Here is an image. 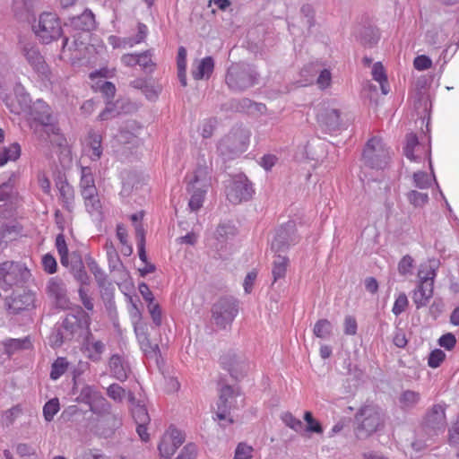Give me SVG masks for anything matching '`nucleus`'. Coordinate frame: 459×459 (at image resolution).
Masks as SVG:
<instances>
[{
	"label": "nucleus",
	"instance_id": "13d9d810",
	"mask_svg": "<svg viewBox=\"0 0 459 459\" xmlns=\"http://www.w3.org/2000/svg\"><path fill=\"white\" fill-rule=\"evenodd\" d=\"M132 416L135 424H149L151 420L147 409L143 405H135L132 409Z\"/></svg>",
	"mask_w": 459,
	"mask_h": 459
},
{
	"label": "nucleus",
	"instance_id": "cd10ccee",
	"mask_svg": "<svg viewBox=\"0 0 459 459\" xmlns=\"http://www.w3.org/2000/svg\"><path fill=\"white\" fill-rule=\"evenodd\" d=\"M212 169L207 165L204 159H199L197 167L194 172L193 179L189 184L195 186H202L203 187H209L211 182Z\"/></svg>",
	"mask_w": 459,
	"mask_h": 459
},
{
	"label": "nucleus",
	"instance_id": "c03bdc74",
	"mask_svg": "<svg viewBox=\"0 0 459 459\" xmlns=\"http://www.w3.org/2000/svg\"><path fill=\"white\" fill-rule=\"evenodd\" d=\"M359 40L366 47H373L379 40L378 30L372 27L364 28L360 33Z\"/></svg>",
	"mask_w": 459,
	"mask_h": 459
},
{
	"label": "nucleus",
	"instance_id": "39448f33",
	"mask_svg": "<svg viewBox=\"0 0 459 459\" xmlns=\"http://www.w3.org/2000/svg\"><path fill=\"white\" fill-rule=\"evenodd\" d=\"M14 92L18 105L21 108L20 109L17 108L13 100H11V98L7 96L3 97V100L11 113L20 115L21 112H25L28 109L30 115H50V108L44 100L39 99L30 104L31 100L30 95L25 91L24 87L21 83L15 86ZM0 97L2 98V93H0Z\"/></svg>",
	"mask_w": 459,
	"mask_h": 459
},
{
	"label": "nucleus",
	"instance_id": "ddd939ff",
	"mask_svg": "<svg viewBox=\"0 0 459 459\" xmlns=\"http://www.w3.org/2000/svg\"><path fill=\"white\" fill-rule=\"evenodd\" d=\"M220 365L235 380L242 379L249 370V362L246 357L231 350L221 356Z\"/></svg>",
	"mask_w": 459,
	"mask_h": 459
},
{
	"label": "nucleus",
	"instance_id": "338daca9",
	"mask_svg": "<svg viewBox=\"0 0 459 459\" xmlns=\"http://www.w3.org/2000/svg\"><path fill=\"white\" fill-rule=\"evenodd\" d=\"M253 448L244 443H239L235 450L233 459H251Z\"/></svg>",
	"mask_w": 459,
	"mask_h": 459
},
{
	"label": "nucleus",
	"instance_id": "9b49d317",
	"mask_svg": "<svg viewBox=\"0 0 459 459\" xmlns=\"http://www.w3.org/2000/svg\"><path fill=\"white\" fill-rule=\"evenodd\" d=\"M254 193L253 184L244 174L234 177L226 187L227 199L233 204L248 201Z\"/></svg>",
	"mask_w": 459,
	"mask_h": 459
},
{
	"label": "nucleus",
	"instance_id": "37998d69",
	"mask_svg": "<svg viewBox=\"0 0 459 459\" xmlns=\"http://www.w3.org/2000/svg\"><path fill=\"white\" fill-rule=\"evenodd\" d=\"M237 233L235 225L230 221L220 223L215 231V238L219 241H226Z\"/></svg>",
	"mask_w": 459,
	"mask_h": 459
},
{
	"label": "nucleus",
	"instance_id": "4468645a",
	"mask_svg": "<svg viewBox=\"0 0 459 459\" xmlns=\"http://www.w3.org/2000/svg\"><path fill=\"white\" fill-rule=\"evenodd\" d=\"M56 117H33L32 121L30 122V126L34 128L35 132L43 137L45 134L47 138L51 139V136H56L55 141L58 145H62L65 139L60 135V128L57 126ZM53 142V140H50Z\"/></svg>",
	"mask_w": 459,
	"mask_h": 459
},
{
	"label": "nucleus",
	"instance_id": "f3484780",
	"mask_svg": "<svg viewBox=\"0 0 459 459\" xmlns=\"http://www.w3.org/2000/svg\"><path fill=\"white\" fill-rule=\"evenodd\" d=\"M47 293L58 308L65 309L69 306V298L65 281L58 277H52L48 281Z\"/></svg>",
	"mask_w": 459,
	"mask_h": 459
},
{
	"label": "nucleus",
	"instance_id": "a211bd4d",
	"mask_svg": "<svg viewBox=\"0 0 459 459\" xmlns=\"http://www.w3.org/2000/svg\"><path fill=\"white\" fill-rule=\"evenodd\" d=\"M233 397L234 390L230 385H225L221 388L216 415L220 420H228L230 424L233 423V420L230 417Z\"/></svg>",
	"mask_w": 459,
	"mask_h": 459
},
{
	"label": "nucleus",
	"instance_id": "9d476101",
	"mask_svg": "<svg viewBox=\"0 0 459 459\" xmlns=\"http://www.w3.org/2000/svg\"><path fill=\"white\" fill-rule=\"evenodd\" d=\"M35 35L42 43L48 44L62 35V27L58 17L52 13L40 14L37 23L32 25Z\"/></svg>",
	"mask_w": 459,
	"mask_h": 459
},
{
	"label": "nucleus",
	"instance_id": "f8f14e48",
	"mask_svg": "<svg viewBox=\"0 0 459 459\" xmlns=\"http://www.w3.org/2000/svg\"><path fill=\"white\" fill-rule=\"evenodd\" d=\"M299 241V237L297 234L296 223L294 221H289L276 230L275 236L271 244V249L274 253L286 252Z\"/></svg>",
	"mask_w": 459,
	"mask_h": 459
},
{
	"label": "nucleus",
	"instance_id": "aec40b11",
	"mask_svg": "<svg viewBox=\"0 0 459 459\" xmlns=\"http://www.w3.org/2000/svg\"><path fill=\"white\" fill-rule=\"evenodd\" d=\"M140 126H136L135 121H130L126 127H123L116 134V139L118 143L122 145H128V149L138 147L142 141L138 136L139 131L141 130Z\"/></svg>",
	"mask_w": 459,
	"mask_h": 459
},
{
	"label": "nucleus",
	"instance_id": "0e129e2a",
	"mask_svg": "<svg viewBox=\"0 0 459 459\" xmlns=\"http://www.w3.org/2000/svg\"><path fill=\"white\" fill-rule=\"evenodd\" d=\"M107 394L109 398L115 402L120 403L124 400L126 395V390L118 384H111L107 388Z\"/></svg>",
	"mask_w": 459,
	"mask_h": 459
},
{
	"label": "nucleus",
	"instance_id": "f257e3e1",
	"mask_svg": "<svg viewBox=\"0 0 459 459\" xmlns=\"http://www.w3.org/2000/svg\"><path fill=\"white\" fill-rule=\"evenodd\" d=\"M91 323L90 315L81 307H77L73 313L67 314L61 322L55 325L49 336L50 345L53 348H58L77 334L84 335V333L90 329Z\"/></svg>",
	"mask_w": 459,
	"mask_h": 459
},
{
	"label": "nucleus",
	"instance_id": "e2e57ef3",
	"mask_svg": "<svg viewBox=\"0 0 459 459\" xmlns=\"http://www.w3.org/2000/svg\"><path fill=\"white\" fill-rule=\"evenodd\" d=\"M106 248L108 268L110 271H115L118 268L119 265H121L120 257L112 245L109 247L107 245Z\"/></svg>",
	"mask_w": 459,
	"mask_h": 459
},
{
	"label": "nucleus",
	"instance_id": "2eb2a0df",
	"mask_svg": "<svg viewBox=\"0 0 459 459\" xmlns=\"http://www.w3.org/2000/svg\"><path fill=\"white\" fill-rule=\"evenodd\" d=\"M223 112L246 113L247 115L264 114L266 112V107L263 103L253 102L247 98L232 99L221 107Z\"/></svg>",
	"mask_w": 459,
	"mask_h": 459
},
{
	"label": "nucleus",
	"instance_id": "0eeeda50",
	"mask_svg": "<svg viewBox=\"0 0 459 459\" xmlns=\"http://www.w3.org/2000/svg\"><path fill=\"white\" fill-rule=\"evenodd\" d=\"M447 405L440 403L428 409L421 420L420 430L427 436V439L438 436L446 428V410Z\"/></svg>",
	"mask_w": 459,
	"mask_h": 459
},
{
	"label": "nucleus",
	"instance_id": "e433bc0d",
	"mask_svg": "<svg viewBox=\"0 0 459 459\" xmlns=\"http://www.w3.org/2000/svg\"><path fill=\"white\" fill-rule=\"evenodd\" d=\"M22 149L18 143H13L8 146L0 148V167L9 161H15L21 156Z\"/></svg>",
	"mask_w": 459,
	"mask_h": 459
},
{
	"label": "nucleus",
	"instance_id": "a18cd8bd",
	"mask_svg": "<svg viewBox=\"0 0 459 459\" xmlns=\"http://www.w3.org/2000/svg\"><path fill=\"white\" fill-rule=\"evenodd\" d=\"M56 247L60 256L61 264L65 267H68L69 251L65 239V236L62 232L56 236Z\"/></svg>",
	"mask_w": 459,
	"mask_h": 459
},
{
	"label": "nucleus",
	"instance_id": "ea45409f",
	"mask_svg": "<svg viewBox=\"0 0 459 459\" xmlns=\"http://www.w3.org/2000/svg\"><path fill=\"white\" fill-rule=\"evenodd\" d=\"M4 352L11 356L20 350H26L31 346L30 341L28 337L22 339H6L3 342Z\"/></svg>",
	"mask_w": 459,
	"mask_h": 459
},
{
	"label": "nucleus",
	"instance_id": "393cba45",
	"mask_svg": "<svg viewBox=\"0 0 459 459\" xmlns=\"http://www.w3.org/2000/svg\"><path fill=\"white\" fill-rule=\"evenodd\" d=\"M65 25L76 30L90 31L95 28V17L91 10L86 9L80 15L71 17Z\"/></svg>",
	"mask_w": 459,
	"mask_h": 459
},
{
	"label": "nucleus",
	"instance_id": "412c9836",
	"mask_svg": "<svg viewBox=\"0 0 459 459\" xmlns=\"http://www.w3.org/2000/svg\"><path fill=\"white\" fill-rule=\"evenodd\" d=\"M82 346L87 357L93 362H99L106 350L105 343L96 339L90 329L84 333Z\"/></svg>",
	"mask_w": 459,
	"mask_h": 459
},
{
	"label": "nucleus",
	"instance_id": "7ed1b4c3",
	"mask_svg": "<svg viewBox=\"0 0 459 459\" xmlns=\"http://www.w3.org/2000/svg\"><path fill=\"white\" fill-rule=\"evenodd\" d=\"M259 74L249 64L234 63L227 71L225 82L228 87L235 91H244L258 82Z\"/></svg>",
	"mask_w": 459,
	"mask_h": 459
},
{
	"label": "nucleus",
	"instance_id": "5701e85b",
	"mask_svg": "<svg viewBox=\"0 0 459 459\" xmlns=\"http://www.w3.org/2000/svg\"><path fill=\"white\" fill-rule=\"evenodd\" d=\"M56 186L58 190V199L65 210L68 212H73L74 209V189L63 178H58L56 181Z\"/></svg>",
	"mask_w": 459,
	"mask_h": 459
},
{
	"label": "nucleus",
	"instance_id": "473e14b6",
	"mask_svg": "<svg viewBox=\"0 0 459 459\" xmlns=\"http://www.w3.org/2000/svg\"><path fill=\"white\" fill-rule=\"evenodd\" d=\"M213 68V58L206 56L198 62L195 69L192 70V75L195 80L208 79L212 74Z\"/></svg>",
	"mask_w": 459,
	"mask_h": 459
},
{
	"label": "nucleus",
	"instance_id": "c85d7f7f",
	"mask_svg": "<svg viewBox=\"0 0 459 459\" xmlns=\"http://www.w3.org/2000/svg\"><path fill=\"white\" fill-rule=\"evenodd\" d=\"M319 128L325 134H337L346 128L347 125L341 117H317Z\"/></svg>",
	"mask_w": 459,
	"mask_h": 459
},
{
	"label": "nucleus",
	"instance_id": "a19ab883",
	"mask_svg": "<svg viewBox=\"0 0 459 459\" xmlns=\"http://www.w3.org/2000/svg\"><path fill=\"white\" fill-rule=\"evenodd\" d=\"M288 264L289 258L286 255H278L275 256L272 269L273 282L285 277Z\"/></svg>",
	"mask_w": 459,
	"mask_h": 459
},
{
	"label": "nucleus",
	"instance_id": "7c9ffc66",
	"mask_svg": "<svg viewBox=\"0 0 459 459\" xmlns=\"http://www.w3.org/2000/svg\"><path fill=\"white\" fill-rule=\"evenodd\" d=\"M438 267L439 261L437 259H429L427 263L421 264L418 271L419 282L434 284Z\"/></svg>",
	"mask_w": 459,
	"mask_h": 459
},
{
	"label": "nucleus",
	"instance_id": "a878e982",
	"mask_svg": "<svg viewBox=\"0 0 459 459\" xmlns=\"http://www.w3.org/2000/svg\"><path fill=\"white\" fill-rule=\"evenodd\" d=\"M434 284L432 282H419L417 288L413 290L412 300L416 307H426L433 297Z\"/></svg>",
	"mask_w": 459,
	"mask_h": 459
},
{
	"label": "nucleus",
	"instance_id": "680f3d73",
	"mask_svg": "<svg viewBox=\"0 0 459 459\" xmlns=\"http://www.w3.org/2000/svg\"><path fill=\"white\" fill-rule=\"evenodd\" d=\"M414 260L410 255H405L398 263V272L403 276L411 274Z\"/></svg>",
	"mask_w": 459,
	"mask_h": 459
},
{
	"label": "nucleus",
	"instance_id": "8fccbe9b",
	"mask_svg": "<svg viewBox=\"0 0 459 459\" xmlns=\"http://www.w3.org/2000/svg\"><path fill=\"white\" fill-rule=\"evenodd\" d=\"M84 204L86 211L91 216H95L97 219L100 218L102 214V205L98 195L91 199L84 201Z\"/></svg>",
	"mask_w": 459,
	"mask_h": 459
},
{
	"label": "nucleus",
	"instance_id": "774afa93",
	"mask_svg": "<svg viewBox=\"0 0 459 459\" xmlns=\"http://www.w3.org/2000/svg\"><path fill=\"white\" fill-rule=\"evenodd\" d=\"M196 455V446L193 443H189L183 447L180 454L175 459H195Z\"/></svg>",
	"mask_w": 459,
	"mask_h": 459
},
{
	"label": "nucleus",
	"instance_id": "423d86ee",
	"mask_svg": "<svg viewBox=\"0 0 459 459\" xmlns=\"http://www.w3.org/2000/svg\"><path fill=\"white\" fill-rule=\"evenodd\" d=\"M238 300L231 296L221 297L212 306V319L216 326L221 330L230 326L238 314Z\"/></svg>",
	"mask_w": 459,
	"mask_h": 459
},
{
	"label": "nucleus",
	"instance_id": "1a4fd4ad",
	"mask_svg": "<svg viewBox=\"0 0 459 459\" xmlns=\"http://www.w3.org/2000/svg\"><path fill=\"white\" fill-rule=\"evenodd\" d=\"M21 51L39 78L42 82H50L53 77L51 69L40 54L37 45L31 42H22L21 43Z\"/></svg>",
	"mask_w": 459,
	"mask_h": 459
},
{
	"label": "nucleus",
	"instance_id": "de8ad7c7",
	"mask_svg": "<svg viewBox=\"0 0 459 459\" xmlns=\"http://www.w3.org/2000/svg\"><path fill=\"white\" fill-rule=\"evenodd\" d=\"M60 409L59 400L53 398L48 401L43 406V416L46 421H51Z\"/></svg>",
	"mask_w": 459,
	"mask_h": 459
},
{
	"label": "nucleus",
	"instance_id": "6e6552de",
	"mask_svg": "<svg viewBox=\"0 0 459 459\" xmlns=\"http://www.w3.org/2000/svg\"><path fill=\"white\" fill-rule=\"evenodd\" d=\"M389 159V149L381 138L373 136L367 142L362 153L365 166L373 169H384L386 168Z\"/></svg>",
	"mask_w": 459,
	"mask_h": 459
},
{
	"label": "nucleus",
	"instance_id": "5fc2aeb1",
	"mask_svg": "<svg viewBox=\"0 0 459 459\" xmlns=\"http://www.w3.org/2000/svg\"><path fill=\"white\" fill-rule=\"evenodd\" d=\"M164 437H169V440L177 449L185 442L186 439L185 434L175 427H169Z\"/></svg>",
	"mask_w": 459,
	"mask_h": 459
},
{
	"label": "nucleus",
	"instance_id": "c756f323",
	"mask_svg": "<svg viewBox=\"0 0 459 459\" xmlns=\"http://www.w3.org/2000/svg\"><path fill=\"white\" fill-rule=\"evenodd\" d=\"M134 331L140 348L143 353L150 358L157 357L160 352L159 345L151 342L149 335L143 328H135Z\"/></svg>",
	"mask_w": 459,
	"mask_h": 459
},
{
	"label": "nucleus",
	"instance_id": "72a5a7b5",
	"mask_svg": "<svg viewBox=\"0 0 459 459\" xmlns=\"http://www.w3.org/2000/svg\"><path fill=\"white\" fill-rule=\"evenodd\" d=\"M34 0H13V9L15 16L22 21H29L32 15Z\"/></svg>",
	"mask_w": 459,
	"mask_h": 459
},
{
	"label": "nucleus",
	"instance_id": "4c0bfd02",
	"mask_svg": "<svg viewBox=\"0 0 459 459\" xmlns=\"http://www.w3.org/2000/svg\"><path fill=\"white\" fill-rule=\"evenodd\" d=\"M313 334L321 340H329L333 334V325L328 319H319L313 327Z\"/></svg>",
	"mask_w": 459,
	"mask_h": 459
},
{
	"label": "nucleus",
	"instance_id": "4d7b16f0",
	"mask_svg": "<svg viewBox=\"0 0 459 459\" xmlns=\"http://www.w3.org/2000/svg\"><path fill=\"white\" fill-rule=\"evenodd\" d=\"M137 61L138 65H140L145 72L152 73L155 67V63L152 59L151 50L137 54Z\"/></svg>",
	"mask_w": 459,
	"mask_h": 459
},
{
	"label": "nucleus",
	"instance_id": "69168bd1",
	"mask_svg": "<svg viewBox=\"0 0 459 459\" xmlns=\"http://www.w3.org/2000/svg\"><path fill=\"white\" fill-rule=\"evenodd\" d=\"M448 442L450 446L459 448V416L449 429Z\"/></svg>",
	"mask_w": 459,
	"mask_h": 459
},
{
	"label": "nucleus",
	"instance_id": "20e7f679",
	"mask_svg": "<svg viewBox=\"0 0 459 459\" xmlns=\"http://www.w3.org/2000/svg\"><path fill=\"white\" fill-rule=\"evenodd\" d=\"M357 427L355 435L358 439H366L384 424L381 410L375 405H364L355 414Z\"/></svg>",
	"mask_w": 459,
	"mask_h": 459
},
{
	"label": "nucleus",
	"instance_id": "f704fd0d",
	"mask_svg": "<svg viewBox=\"0 0 459 459\" xmlns=\"http://www.w3.org/2000/svg\"><path fill=\"white\" fill-rule=\"evenodd\" d=\"M416 149L417 152L420 149V143L417 135L412 133L408 134L406 135V144L403 148V153L410 160L420 162L422 157L420 154H415Z\"/></svg>",
	"mask_w": 459,
	"mask_h": 459
},
{
	"label": "nucleus",
	"instance_id": "bb28decb",
	"mask_svg": "<svg viewBox=\"0 0 459 459\" xmlns=\"http://www.w3.org/2000/svg\"><path fill=\"white\" fill-rule=\"evenodd\" d=\"M86 153L92 161L99 160L103 153L102 136L93 130L88 133Z\"/></svg>",
	"mask_w": 459,
	"mask_h": 459
},
{
	"label": "nucleus",
	"instance_id": "58836bf2",
	"mask_svg": "<svg viewBox=\"0 0 459 459\" xmlns=\"http://www.w3.org/2000/svg\"><path fill=\"white\" fill-rule=\"evenodd\" d=\"M68 267L73 277L80 285H90L91 277L85 269L84 262L68 264Z\"/></svg>",
	"mask_w": 459,
	"mask_h": 459
},
{
	"label": "nucleus",
	"instance_id": "bf43d9fd",
	"mask_svg": "<svg viewBox=\"0 0 459 459\" xmlns=\"http://www.w3.org/2000/svg\"><path fill=\"white\" fill-rule=\"evenodd\" d=\"M281 420L283 423L293 429L296 432H301L303 430V423L299 419H297L292 413L287 411L281 415Z\"/></svg>",
	"mask_w": 459,
	"mask_h": 459
},
{
	"label": "nucleus",
	"instance_id": "052dcab7",
	"mask_svg": "<svg viewBox=\"0 0 459 459\" xmlns=\"http://www.w3.org/2000/svg\"><path fill=\"white\" fill-rule=\"evenodd\" d=\"M304 420L307 422L306 430L311 433L322 434L324 429L321 423L313 418L310 411L304 413Z\"/></svg>",
	"mask_w": 459,
	"mask_h": 459
},
{
	"label": "nucleus",
	"instance_id": "603ef678",
	"mask_svg": "<svg viewBox=\"0 0 459 459\" xmlns=\"http://www.w3.org/2000/svg\"><path fill=\"white\" fill-rule=\"evenodd\" d=\"M74 459H109V457L100 449L83 448L76 454Z\"/></svg>",
	"mask_w": 459,
	"mask_h": 459
},
{
	"label": "nucleus",
	"instance_id": "c9c22d12",
	"mask_svg": "<svg viewBox=\"0 0 459 459\" xmlns=\"http://www.w3.org/2000/svg\"><path fill=\"white\" fill-rule=\"evenodd\" d=\"M420 399V394L418 392L412 390L403 391L399 396L400 407L403 411H411L418 405Z\"/></svg>",
	"mask_w": 459,
	"mask_h": 459
},
{
	"label": "nucleus",
	"instance_id": "79ce46f5",
	"mask_svg": "<svg viewBox=\"0 0 459 459\" xmlns=\"http://www.w3.org/2000/svg\"><path fill=\"white\" fill-rule=\"evenodd\" d=\"M84 262L90 272L94 275L97 285H100V282L107 280L106 273L91 255H85Z\"/></svg>",
	"mask_w": 459,
	"mask_h": 459
},
{
	"label": "nucleus",
	"instance_id": "2f4dec72",
	"mask_svg": "<svg viewBox=\"0 0 459 459\" xmlns=\"http://www.w3.org/2000/svg\"><path fill=\"white\" fill-rule=\"evenodd\" d=\"M187 190L191 193V198L189 200L188 206L191 211L195 212L203 206L208 187L189 184Z\"/></svg>",
	"mask_w": 459,
	"mask_h": 459
},
{
	"label": "nucleus",
	"instance_id": "49530a36",
	"mask_svg": "<svg viewBox=\"0 0 459 459\" xmlns=\"http://www.w3.org/2000/svg\"><path fill=\"white\" fill-rule=\"evenodd\" d=\"M68 361L65 357H58L51 365L50 378L57 380L68 368Z\"/></svg>",
	"mask_w": 459,
	"mask_h": 459
},
{
	"label": "nucleus",
	"instance_id": "3c124183",
	"mask_svg": "<svg viewBox=\"0 0 459 459\" xmlns=\"http://www.w3.org/2000/svg\"><path fill=\"white\" fill-rule=\"evenodd\" d=\"M158 449L162 459H170L177 451V448L169 440V437H165L164 436L158 446Z\"/></svg>",
	"mask_w": 459,
	"mask_h": 459
},
{
	"label": "nucleus",
	"instance_id": "4be33fe9",
	"mask_svg": "<svg viewBox=\"0 0 459 459\" xmlns=\"http://www.w3.org/2000/svg\"><path fill=\"white\" fill-rule=\"evenodd\" d=\"M108 367L111 376L120 382H125L131 373L128 361L119 354H113L109 358Z\"/></svg>",
	"mask_w": 459,
	"mask_h": 459
},
{
	"label": "nucleus",
	"instance_id": "6e6d98bb",
	"mask_svg": "<svg viewBox=\"0 0 459 459\" xmlns=\"http://www.w3.org/2000/svg\"><path fill=\"white\" fill-rule=\"evenodd\" d=\"M407 199L415 207H421L429 202V195L416 190H411L407 194Z\"/></svg>",
	"mask_w": 459,
	"mask_h": 459
},
{
	"label": "nucleus",
	"instance_id": "6ab92c4d",
	"mask_svg": "<svg viewBox=\"0 0 459 459\" xmlns=\"http://www.w3.org/2000/svg\"><path fill=\"white\" fill-rule=\"evenodd\" d=\"M20 281V269L13 261L0 264V288L4 290L11 289Z\"/></svg>",
	"mask_w": 459,
	"mask_h": 459
},
{
	"label": "nucleus",
	"instance_id": "b1692460",
	"mask_svg": "<svg viewBox=\"0 0 459 459\" xmlns=\"http://www.w3.org/2000/svg\"><path fill=\"white\" fill-rule=\"evenodd\" d=\"M33 306V297L30 294H21L10 297L6 301V309L9 315L16 316L22 311L29 310Z\"/></svg>",
	"mask_w": 459,
	"mask_h": 459
},
{
	"label": "nucleus",
	"instance_id": "864d4df0",
	"mask_svg": "<svg viewBox=\"0 0 459 459\" xmlns=\"http://www.w3.org/2000/svg\"><path fill=\"white\" fill-rule=\"evenodd\" d=\"M217 126L218 122L215 117H210L208 118H205L200 126L201 135L204 138L212 137Z\"/></svg>",
	"mask_w": 459,
	"mask_h": 459
},
{
	"label": "nucleus",
	"instance_id": "dca6fc26",
	"mask_svg": "<svg viewBox=\"0 0 459 459\" xmlns=\"http://www.w3.org/2000/svg\"><path fill=\"white\" fill-rule=\"evenodd\" d=\"M77 401L89 405L93 413L100 414L108 409L107 400L100 392L91 385H84L81 389Z\"/></svg>",
	"mask_w": 459,
	"mask_h": 459
},
{
	"label": "nucleus",
	"instance_id": "09e8293b",
	"mask_svg": "<svg viewBox=\"0 0 459 459\" xmlns=\"http://www.w3.org/2000/svg\"><path fill=\"white\" fill-rule=\"evenodd\" d=\"M21 228L17 224L5 223L0 228V238L5 241L12 240L20 234Z\"/></svg>",
	"mask_w": 459,
	"mask_h": 459
},
{
	"label": "nucleus",
	"instance_id": "f03ea898",
	"mask_svg": "<svg viewBox=\"0 0 459 459\" xmlns=\"http://www.w3.org/2000/svg\"><path fill=\"white\" fill-rule=\"evenodd\" d=\"M250 136L251 132L247 127L242 126L232 127L217 144L219 155L228 160L239 157L248 149Z\"/></svg>",
	"mask_w": 459,
	"mask_h": 459
}]
</instances>
